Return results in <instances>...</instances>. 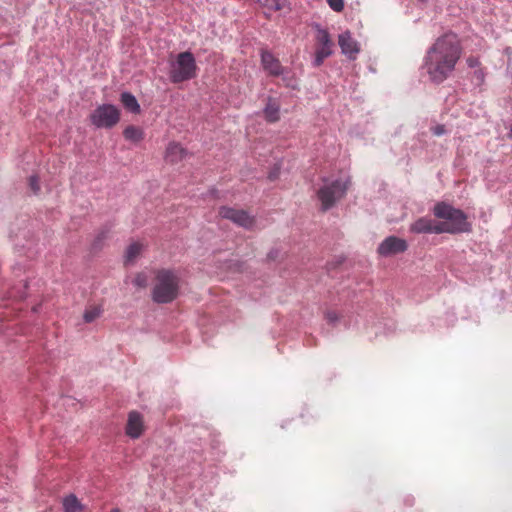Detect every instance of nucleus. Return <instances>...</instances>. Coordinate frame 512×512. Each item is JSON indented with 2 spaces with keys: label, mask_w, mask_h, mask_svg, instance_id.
Segmentation results:
<instances>
[{
  "label": "nucleus",
  "mask_w": 512,
  "mask_h": 512,
  "mask_svg": "<svg viewBox=\"0 0 512 512\" xmlns=\"http://www.w3.org/2000/svg\"><path fill=\"white\" fill-rule=\"evenodd\" d=\"M462 51L455 33L448 32L438 37L425 56L424 65L430 80L440 84L449 78L462 56Z\"/></svg>",
  "instance_id": "nucleus-1"
},
{
  "label": "nucleus",
  "mask_w": 512,
  "mask_h": 512,
  "mask_svg": "<svg viewBox=\"0 0 512 512\" xmlns=\"http://www.w3.org/2000/svg\"><path fill=\"white\" fill-rule=\"evenodd\" d=\"M151 298L157 304L173 302L179 296L181 278L176 270L168 268L156 269L153 272Z\"/></svg>",
  "instance_id": "nucleus-2"
},
{
  "label": "nucleus",
  "mask_w": 512,
  "mask_h": 512,
  "mask_svg": "<svg viewBox=\"0 0 512 512\" xmlns=\"http://www.w3.org/2000/svg\"><path fill=\"white\" fill-rule=\"evenodd\" d=\"M433 212L437 218L445 220L436 225L435 233L437 234H456L470 230L467 216L460 209H456L445 202H439L434 206Z\"/></svg>",
  "instance_id": "nucleus-3"
},
{
  "label": "nucleus",
  "mask_w": 512,
  "mask_h": 512,
  "mask_svg": "<svg viewBox=\"0 0 512 512\" xmlns=\"http://www.w3.org/2000/svg\"><path fill=\"white\" fill-rule=\"evenodd\" d=\"M197 70L194 55L189 51L181 52L170 61V81L176 84L191 80L196 77Z\"/></svg>",
  "instance_id": "nucleus-4"
},
{
  "label": "nucleus",
  "mask_w": 512,
  "mask_h": 512,
  "mask_svg": "<svg viewBox=\"0 0 512 512\" xmlns=\"http://www.w3.org/2000/svg\"><path fill=\"white\" fill-rule=\"evenodd\" d=\"M348 188V181L340 179L325 181L324 184L317 190V198L321 203V210L327 211L331 209L346 195Z\"/></svg>",
  "instance_id": "nucleus-5"
},
{
  "label": "nucleus",
  "mask_w": 512,
  "mask_h": 512,
  "mask_svg": "<svg viewBox=\"0 0 512 512\" xmlns=\"http://www.w3.org/2000/svg\"><path fill=\"white\" fill-rule=\"evenodd\" d=\"M119 120L120 111L112 104L100 105L90 115L91 123L97 128H112Z\"/></svg>",
  "instance_id": "nucleus-6"
},
{
  "label": "nucleus",
  "mask_w": 512,
  "mask_h": 512,
  "mask_svg": "<svg viewBox=\"0 0 512 512\" xmlns=\"http://www.w3.org/2000/svg\"><path fill=\"white\" fill-rule=\"evenodd\" d=\"M316 49L313 65L319 67L332 54L333 41L326 29L316 26Z\"/></svg>",
  "instance_id": "nucleus-7"
},
{
  "label": "nucleus",
  "mask_w": 512,
  "mask_h": 512,
  "mask_svg": "<svg viewBox=\"0 0 512 512\" xmlns=\"http://www.w3.org/2000/svg\"><path fill=\"white\" fill-rule=\"evenodd\" d=\"M219 215L245 229H251L255 224L254 216L241 209L222 206L219 209Z\"/></svg>",
  "instance_id": "nucleus-8"
},
{
  "label": "nucleus",
  "mask_w": 512,
  "mask_h": 512,
  "mask_svg": "<svg viewBox=\"0 0 512 512\" xmlns=\"http://www.w3.org/2000/svg\"><path fill=\"white\" fill-rule=\"evenodd\" d=\"M408 249L405 239L389 236L386 237L378 246L377 253L382 257H390L399 253H403Z\"/></svg>",
  "instance_id": "nucleus-9"
},
{
  "label": "nucleus",
  "mask_w": 512,
  "mask_h": 512,
  "mask_svg": "<svg viewBox=\"0 0 512 512\" xmlns=\"http://www.w3.org/2000/svg\"><path fill=\"white\" fill-rule=\"evenodd\" d=\"M261 64L264 71L270 76L278 77L284 76L285 74L286 68L283 67L279 59L268 50L261 51Z\"/></svg>",
  "instance_id": "nucleus-10"
},
{
  "label": "nucleus",
  "mask_w": 512,
  "mask_h": 512,
  "mask_svg": "<svg viewBox=\"0 0 512 512\" xmlns=\"http://www.w3.org/2000/svg\"><path fill=\"white\" fill-rule=\"evenodd\" d=\"M338 43L344 55H346L351 60L356 59L358 53L360 52V46L359 43L352 37L349 31H345L339 35Z\"/></svg>",
  "instance_id": "nucleus-11"
},
{
  "label": "nucleus",
  "mask_w": 512,
  "mask_h": 512,
  "mask_svg": "<svg viewBox=\"0 0 512 512\" xmlns=\"http://www.w3.org/2000/svg\"><path fill=\"white\" fill-rule=\"evenodd\" d=\"M143 432V419L142 416L135 411L129 413L128 422L126 426V433L131 438H138Z\"/></svg>",
  "instance_id": "nucleus-12"
},
{
  "label": "nucleus",
  "mask_w": 512,
  "mask_h": 512,
  "mask_svg": "<svg viewBox=\"0 0 512 512\" xmlns=\"http://www.w3.org/2000/svg\"><path fill=\"white\" fill-rule=\"evenodd\" d=\"M187 156V150L177 142H171L166 148L165 159L167 162L176 164Z\"/></svg>",
  "instance_id": "nucleus-13"
},
{
  "label": "nucleus",
  "mask_w": 512,
  "mask_h": 512,
  "mask_svg": "<svg viewBox=\"0 0 512 512\" xmlns=\"http://www.w3.org/2000/svg\"><path fill=\"white\" fill-rule=\"evenodd\" d=\"M264 118L267 122L275 123L280 119V104L275 98L269 97L264 108Z\"/></svg>",
  "instance_id": "nucleus-14"
},
{
  "label": "nucleus",
  "mask_w": 512,
  "mask_h": 512,
  "mask_svg": "<svg viewBox=\"0 0 512 512\" xmlns=\"http://www.w3.org/2000/svg\"><path fill=\"white\" fill-rule=\"evenodd\" d=\"M436 225H433L432 220L426 217L419 218L410 226V231L413 233H435Z\"/></svg>",
  "instance_id": "nucleus-15"
},
{
  "label": "nucleus",
  "mask_w": 512,
  "mask_h": 512,
  "mask_svg": "<svg viewBox=\"0 0 512 512\" xmlns=\"http://www.w3.org/2000/svg\"><path fill=\"white\" fill-rule=\"evenodd\" d=\"M120 101L124 108L134 114H139L141 109L136 97L129 93L123 92L120 97Z\"/></svg>",
  "instance_id": "nucleus-16"
},
{
  "label": "nucleus",
  "mask_w": 512,
  "mask_h": 512,
  "mask_svg": "<svg viewBox=\"0 0 512 512\" xmlns=\"http://www.w3.org/2000/svg\"><path fill=\"white\" fill-rule=\"evenodd\" d=\"M143 249V244L140 242L131 243L125 252V264H132L139 257Z\"/></svg>",
  "instance_id": "nucleus-17"
},
{
  "label": "nucleus",
  "mask_w": 512,
  "mask_h": 512,
  "mask_svg": "<svg viewBox=\"0 0 512 512\" xmlns=\"http://www.w3.org/2000/svg\"><path fill=\"white\" fill-rule=\"evenodd\" d=\"M64 512H81L83 505L74 494H70L63 499Z\"/></svg>",
  "instance_id": "nucleus-18"
},
{
  "label": "nucleus",
  "mask_w": 512,
  "mask_h": 512,
  "mask_svg": "<svg viewBox=\"0 0 512 512\" xmlns=\"http://www.w3.org/2000/svg\"><path fill=\"white\" fill-rule=\"evenodd\" d=\"M123 135L126 140L132 142H140L144 138L143 130L133 125L127 126L123 131Z\"/></svg>",
  "instance_id": "nucleus-19"
},
{
  "label": "nucleus",
  "mask_w": 512,
  "mask_h": 512,
  "mask_svg": "<svg viewBox=\"0 0 512 512\" xmlns=\"http://www.w3.org/2000/svg\"><path fill=\"white\" fill-rule=\"evenodd\" d=\"M100 309L98 307H92L85 311L84 320L87 323L94 321L96 318L100 316Z\"/></svg>",
  "instance_id": "nucleus-20"
},
{
  "label": "nucleus",
  "mask_w": 512,
  "mask_h": 512,
  "mask_svg": "<svg viewBox=\"0 0 512 512\" xmlns=\"http://www.w3.org/2000/svg\"><path fill=\"white\" fill-rule=\"evenodd\" d=\"M472 81L477 85L480 86L485 81V71L482 67L477 68L474 70L472 75Z\"/></svg>",
  "instance_id": "nucleus-21"
},
{
  "label": "nucleus",
  "mask_w": 512,
  "mask_h": 512,
  "mask_svg": "<svg viewBox=\"0 0 512 512\" xmlns=\"http://www.w3.org/2000/svg\"><path fill=\"white\" fill-rule=\"evenodd\" d=\"M147 281L148 278L144 273H138L133 280V284L139 288H144L147 286Z\"/></svg>",
  "instance_id": "nucleus-22"
},
{
  "label": "nucleus",
  "mask_w": 512,
  "mask_h": 512,
  "mask_svg": "<svg viewBox=\"0 0 512 512\" xmlns=\"http://www.w3.org/2000/svg\"><path fill=\"white\" fill-rule=\"evenodd\" d=\"M29 187L34 194H38L40 192V184H39L38 176H36V175L30 176Z\"/></svg>",
  "instance_id": "nucleus-23"
},
{
  "label": "nucleus",
  "mask_w": 512,
  "mask_h": 512,
  "mask_svg": "<svg viewBox=\"0 0 512 512\" xmlns=\"http://www.w3.org/2000/svg\"><path fill=\"white\" fill-rule=\"evenodd\" d=\"M327 3L335 12H341L344 8L343 0H327Z\"/></svg>",
  "instance_id": "nucleus-24"
},
{
  "label": "nucleus",
  "mask_w": 512,
  "mask_h": 512,
  "mask_svg": "<svg viewBox=\"0 0 512 512\" xmlns=\"http://www.w3.org/2000/svg\"><path fill=\"white\" fill-rule=\"evenodd\" d=\"M339 318L340 317H339V315H338V313L336 311H327L325 313V319L330 324L336 323L339 320Z\"/></svg>",
  "instance_id": "nucleus-25"
},
{
  "label": "nucleus",
  "mask_w": 512,
  "mask_h": 512,
  "mask_svg": "<svg viewBox=\"0 0 512 512\" xmlns=\"http://www.w3.org/2000/svg\"><path fill=\"white\" fill-rule=\"evenodd\" d=\"M467 65L470 68H474V69L481 67V63H480L479 59L476 57H473V56H470L467 58Z\"/></svg>",
  "instance_id": "nucleus-26"
},
{
  "label": "nucleus",
  "mask_w": 512,
  "mask_h": 512,
  "mask_svg": "<svg viewBox=\"0 0 512 512\" xmlns=\"http://www.w3.org/2000/svg\"><path fill=\"white\" fill-rule=\"evenodd\" d=\"M432 132L436 136H441L445 134L446 129L444 125H436L435 127L432 128Z\"/></svg>",
  "instance_id": "nucleus-27"
},
{
  "label": "nucleus",
  "mask_w": 512,
  "mask_h": 512,
  "mask_svg": "<svg viewBox=\"0 0 512 512\" xmlns=\"http://www.w3.org/2000/svg\"><path fill=\"white\" fill-rule=\"evenodd\" d=\"M272 8L275 11L281 10L283 8V4H282L281 0H274V4H273Z\"/></svg>",
  "instance_id": "nucleus-28"
},
{
  "label": "nucleus",
  "mask_w": 512,
  "mask_h": 512,
  "mask_svg": "<svg viewBox=\"0 0 512 512\" xmlns=\"http://www.w3.org/2000/svg\"><path fill=\"white\" fill-rule=\"evenodd\" d=\"M110 512H121V510L119 508H113V509H111Z\"/></svg>",
  "instance_id": "nucleus-29"
}]
</instances>
